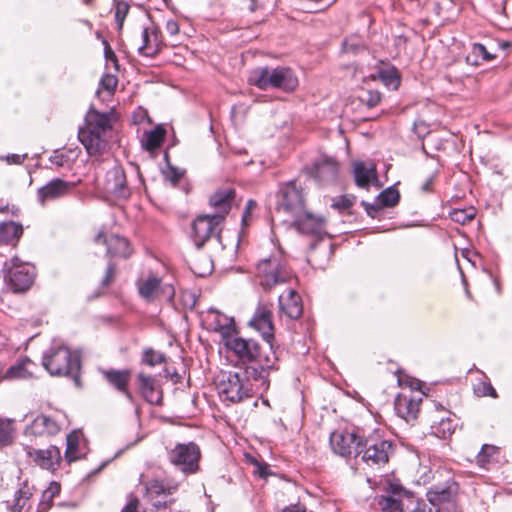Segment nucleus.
Wrapping results in <instances>:
<instances>
[{
	"mask_svg": "<svg viewBox=\"0 0 512 512\" xmlns=\"http://www.w3.org/2000/svg\"><path fill=\"white\" fill-rule=\"evenodd\" d=\"M205 321L208 325V329L211 331L220 333L225 343L226 340L231 338L235 332V322L232 317H229L217 309H208Z\"/></svg>",
	"mask_w": 512,
	"mask_h": 512,
	"instance_id": "dca6fc26",
	"label": "nucleus"
},
{
	"mask_svg": "<svg viewBox=\"0 0 512 512\" xmlns=\"http://www.w3.org/2000/svg\"><path fill=\"white\" fill-rule=\"evenodd\" d=\"M224 345L238 361L246 364L244 370L252 376L259 390L266 391L270 385V372L279 369V359L273 345H267L268 351H265L256 340L235 335L226 340Z\"/></svg>",
	"mask_w": 512,
	"mask_h": 512,
	"instance_id": "f257e3e1",
	"label": "nucleus"
},
{
	"mask_svg": "<svg viewBox=\"0 0 512 512\" xmlns=\"http://www.w3.org/2000/svg\"><path fill=\"white\" fill-rule=\"evenodd\" d=\"M377 78L380 79L386 87L393 90L398 89L401 83L400 74L397 68L392 65L379 68L377 70Z\"/></svg>",
	"mask_w": 512,
	"mask_h": 512,
	"instance_id": "58836bf2",
	"label": "nucleus"
},
{
	"mask_svg": "<svg viewBox=\"0 0 512 512\" xmlns=\"http://www.w3.org/2000/svg\"><path fill=\"white\" fill-rule=\"evenodd\" d=\"M248 82L261 90L274 88L286 93L295 91L299 85L293 70L285 66L257 67L250 72Z\"/></svg>",
	"mask_w": 512,
	"mask_h": 512,
	"instance_id": "f03ea898",
	"label": "nucleus"
},
{
	"mask_svg": "<svg viewBox=\"0 0 512 512\" xmlns=\"http://www.w3.org/2000/svg\"><path fill=\"white\" fill-rule=\"evenodd\" d=\"M78 137L90 156H94L104 147L102 134L90 129H80Z\"/></svg>",
	"mask_w": 512,
	"mask_h": 512,
	"instance_id": "7c9ffc66",
	"label": "nucleus"
},
{
	"mask_svg": "<svg viewBox=\"0 0 512 512\" xmlns=\"http://www.w3.org/2000/svg\"><path fill=\"white\" fill-rule=\"evenodd\" d=\"M249 325L262 335L268 345H272L274 325L272 322V311L269 307L261 304L258 305L253 317L249 321Z\"/></svg>",
	"mask_w": 512,
	"mask_h": 512,
	"instance_id": "f3484780",
	"label": "nucleus"
},
{
	"mask_svg": "<svg viewBox=\"0 0 512 512\" xmlns=\"http://www.w3.org/2000/svg\"><path fill=\"white\" fill-rule=\"evenodd\" d=\"M252 376L243 372L222 373L218 383V393L223 401L229 403H240L252 398L254 394Z\"/></svg>",
	"mask_w": 512,
	"mask_h": 512,
	"instance_id": "20e7f679",
	"label": "nucleus"
},
{
	"mask_svg": "<svg viewBox=\"0 0 512 512\" xmlns=\"http://www.w3.org/2000/svg\"><path fill=\"white\" fill-rule=\"evenodd\" d=\"M438 175V170L432 171L420 186L423 193H431L433 191V183Z\"/></svg>",
	"mask_w": 512,
	"mask_h": 512,
	"instance_id": "4d7b16f0",
	"label": "nucleus"
},
{
	"mask_svg": "<svg viewBox=\"0 0 512 512\" xmlns=\"http://www.w3.org/2000/svg\"><path fill=\"white\" fill-rule=\"evenodd\" d=\"M497 452V447L484 444L476 457L478 465L480 467H485V465L490 461V458Z\"/></svg>",
	"mask_w": 512,
	"mask_h": 512,
	"instance_id": "3c124183",
	"label": "nucleus"
},
{
	"mask_svg": "<svg viewBox=\"0 0 512 512\" xmlns=\"http://www.w3.org/2000/svg\"><path fill=\"white\" fill-rule=\"evenodd\" d=\"M166 137V129L162 125H157L150 131H145L141 139V145L149 152L150 157H157L158 152L163 155V160H169V149L171 146H167L165 149L162 148Z\"/></svg>",
	"mask_w": 512,
	"mask_h": 512,
	"instance_id": "2eb2a0df",
	"label": "nucleus"
},
{
	"mask_svg": "<svg viewBox=\"0 0 512 512\" xmlns=\"http://www.w3.org/2000/svg\"><path fill=\"white\" fill-rule=\"evenodd\" d=\"M160 169L164 179L170 181L173 185L179 183L185 173L184 170L172 165L171 162H164Z\"/></svg>",
	"mask_w": 512,
	"mask_h": 512,
	"instance_id": "c03bdc74",
	"label": "nucleus"
},
{
	"mask_svg": "<svg viewBox=\"0 0 512 512\" xmlns=\"http://www.w3.org/2000/svg\"><path fill=\"white\" fill-rule=\"evenodd\" d=\"M256 467H257V473L261 478H267L269 475H271V471L269 468V465L266 463H261L257 460L254 461Z\"/></svg>",
	"mask_w": 512,
	"mask_h": 512,
	"instance_id": "e2e57ef3",
	"label": "nucleus"
},
{
	"mask_svg": "<svg viewBox=\"0 0 512 512\" xmlns=\"http://www.w3.org/2000/svg\"><path fill=\"white\" fill-rule=\"evenodd\" d=\"M223 215H201L192 223L193 240L201 248L210 237L219 232Z\"/></svg>",
	"mask_w": 512,
	"mask_h": 512,
	"instance_id": "ddd939ff",
	"label": "nucleus"
},
{
	"mask_svg": "<svg viewBox=\"0 0 512 512\" xmlns=\"http://www.w3.org/2000/svg\"><path fill=\"white\" fill-rule=\"evenodd\" d=\"M337 174V162H314L311 168L312 177L321 183L335 180Z\"/></svg>",
	"mask_w": 512,
	"mask_h": 512,
	"instance_id": "473e14b6",
	"label": "nucleus"
},
{
	"mask_svg": "<svg viewBox=\"0 0 512 512\" xmlns=\"http://www.w3.org/2000/svg\"><path fill=\"white\" fill-rule=\"evenodd\" d=\"M283 222H291L295 228L302 234L316 235L321 231V221L306 209L298 216L290 219H283Z\"/></svg>",
	"mask_w": 512,
	"mask_h": 512,
	"instance_id": "bb28decb",
	"label": "nucleus"
},
{
	"mask_svg": "<svg viewBox=\"0 0 512 512\" xmlns=\"http://www.w3.org/2000/svg\"><path fill=\"white\" fill-rule=\"evenodd\" d=\"M32 364L33 363L30 359H23L7 370L6 377L10 379L28 378L31 376V372L28 370V366Z\"/></svg>",
	"mask_w": 512,
	"mask_h": 512,
	"instance_id": "a19ab883",
	"label": "nucleus"
},
{
	"mask_svg": "<svg viewBox=\"0 0 512 512\" xmlns=\"http://www.w3.org/2000/svg\"><path fill=\"white\" fill-rule=\"evenodd\" d=\"M413 128H414V131L415 133L418 135V137L420 138H424L426 137L427 135L430 134L431 132V124H429L428 122H426L424 119H422L421 117H418L414 123H413Z\"/></svg>",
	"mask_w": 512,
	"mask_h": 512,
	"instance_id": "864d4df0",
	"label": "nucleus"
},
{
	"mask_svg": "<svg viewBox=\"0 0 512 512\" xmlns=\"http://www.w3.org/2000/svg\"><path fill=\"white\" fill-rule=\"evenodd\" d=\"M61 425L58 420L48 415H38L26 428L28 436H53L59 433Z\"/></svg>",
	"mask_w": 512,
	"mask_h": 512,
	"instance_id": "412c9836",
	"label": "nucleus"
},
{
	"mask_svg": "<svg viewBox=\"0 0 512 512\" xmlns=\"http://www.w3.org/2000/svg\"><path fill=\"white\" fill-rule=\"evenodd\" d=\"M101 373L110 386L122 393L128 400L132 401L133 396L128 390V384L131 379L130 369H106L102 370Z\"/></svg>",
	"mask_w": 512,
	"mask_h": 512,
	"instance_id": "5701e85b",
	"label": "nucleus"
},
{
	"mask_svg": "<svg viewBox=\"0 0 512 512\" xmlns=\"http://www.w3.org/2000/svg\"><path fill=\"white\" fill-rule=\"evenodd\" d=\"M378 199L381 206L393 207L399 202L400 194L394 188H387L379 194Z\"/></svg>",
	"mask_w": 512,
	"mask_h": 512,
	"instance_id": "09e8293b",
	"label": "nucleus"
},
{
	"mask_svg": "<svg viewBox=\"0 0 512 512\" xmlns=\"http://www.w3.org/2000/svg\"><path fill=\"white\" fill-rule=\"evenodd\" d=\"M422 397H416L412 392L399 394L394 403L397 415L410 422L417 418Z\"/></svg>",
	"mask_w": 512,
	"mask_h": 512,
	"instance_id": "a211bd4d",
	"label": "nucleus"
},
{
	"mask_svg": "<svg viewBox=\"0 0 512 512\" xmlns=\"http://www.w3.org/2000/svg\"><path fill=\"white\" fill-rule=\"evenodd\" d=\"M32 496V489L27 483L22 486L15 493L14 503L11 506L12 512H21L27 500Z\"/></svg>",
	"mask_w": 512,
	"mask_h": 512,
	"instance_id": "ea45409f",
	"label": "nucleus"
},
{
	"mask_svg": "<svg viewBox=\"0 0 512 512\" xmlns=\"http://www.w3.org/2000/svg\"><path fill=\"white\" fill-rule=\"evenodd\" d=\"M402 491L394 490L391 495L378 498L377 504L382 512H402Z\"/></svg>",
	"mask_w": 512,
	"mask_h": 512,
	"instance_id": "e433bc0d",
	"label": "nucleus"
},
{
	"mask_svg": "<svg viewBox=\"0 0 512 512\" xmlns=\"http://www.w3.org/2000/svg\"><path fill=\"white\" fill-rule=\"evenodd\" d=\"M355 200V196L342 195L333 201L332 207L339 211H347L354 205Z\"/></svg>",
	"mask_w": 512,
	"mask_h": 512,
	"instance_id": "603ef678",
	"label": "nucleus"
},
{
	"mask_svg": "<svg viewBox=\"0 0 512 512\" xmlns=\"http://www.w3.org/2000/svg\"><path fill=\"white\" fill-rule=\"evenodd\" d=\"M179 487V483L170 480L151 479L145 483V498L157 509L165 508L167 501L165 498L174 494Z\"/></svg>",
	"mask_w": 512,
	"mask_h": 512,
	"instance_id": "9b49d317",
	"label": "nucleus"
},
{
	"mask_svg": "<svg viewBox=\"0 0 512 512\" xmlns=\"http://www.w3.org/2000/svg\"><path fill=\"white\" fill-rule=\"evenodd\" d=\"M276 197V215L290 219L303 213L305 197L302 187L297 185L296 181L281 184Z\"/></svg>",
	"mask_w": 512,
	"mask_h": 512,
	"instance_id": "423d86ee",
	"label": "nucleus"
},
{
	"mask_svg": "<svg viewBox=\"0 0 512 512\" xmlns=\"http://www.w3.org/2000/svg\"><path fill=\"white\" fill-rule=\"evenodd\" d=\"M115 275H116V267L113 263H109L106 268L105 276L102 279V285L108 286L109 284H111L115 278Z\"/></svg>",
	"mask_w": 512,
	"mask_h": 512,
	"instance_id": "bf43d9fd",
	"label": "nucleus"
},
{
	"mask_svg": "<svg viewBox=\"0 0 512 512\" xmlns=\"http://www.w3.org/2000/svg\"><path fill=\"white\" fill-rule=\"evenodd\" d=\"M497 58V54L488 49L482 43H474L471 53L466 56V62L470 65L478 66L483 62H490Z\"/></svg>",
	"mask_w": 512,
	"mask_h": 512,
	"instance_id": "c9c22d12",
	"label": "nucleus"
},
{
	"mask_svg": "<svg viewBox=\"0 0 512 512\" xmlns=\"http://www.w3.org/2000/svg\"><path fill=\"white\" fill-rule=\"evenodd\" d=\"M166 31L169 33V35L171 36H175L179 33V24L176 20H168L166 22Z\"/></svg>",
	"mask_w": 512,
	"mask_h": 512,
	"instance_id": "69168bd1",
	"label": "nucleus"
},
{
	"mask_svg": "<svg viewBox=\"0 0 512 512\" xmlns=\"http://www.w3.org/2000/svg\"><path fill=\"white\" fill-rule=\"evenodd\" d=\"M33 268L23 265L17 258L11 260V266L7 269L4 280L9 289L15 293L24 292L33 283Z\"/></svg>",
	"mask_w": 512,
	"mask_h": 512,
	"instance_id": "f8f14e48",
	"label": "nucleus"
},
{
	"mask_svg": "<svg viewBox=\"0 0 512 512\" xmlns=\"http://www.w3.org/2000/svg\"><path fill=\"white\" fill-rule=\"evenodd\" d=\"M342 47L343 50L347 53L357 54L362 46L358 42L345 39L342 43Z\"/></svg>",
	"mask_w": 512,
	"mask_h": 512,
	"instance_id": "052dcab7",
	"label": "nucleus"
},
{
	"mask_svg": "<svg viewBox=\"0 0 512 512\" xmlns=\"http://www.w3.org/2000/svg\"><path fill=\"white\" fill-rule=\"evenodd\" d=\"M69 190L67 182L57 178L51 180L38 190V199L42 205L48 201L64 196Z\"/></svg>",
	"mask_w": 512,
	"mask_h": 512,
	"instance_id": "c756f323",
	"label": "nucleus"
},
{
	"mask_svg": "<svg viewBox=\"0 0 512 512\" xmlns=\"http://www.w3.org/2000/svg\"><path fill=\"white\" fill-rule=\"evenodd\" d=\"M28 454L37 465L47 470H56L61 462V452L56 446H50L45 450L34 449L29 451Z\"/></svg>",
	"mask_w": 512,
	"mask_h": 512,
	"instance_id": "393cba45",
	"label": "nucleus"
},
{
	"mask_svg": "<svg viewBox=\"0 0 512 512\" xmlns=\"http://www.w3.org/2000/svg\"><path fill=\"white\" fill-rule=\"evenodd\" d=\"M161 32L158 28L145 27L142 31V45L139 46L138 52L140 55L153 57L160 50Z\"/></svg>",
	"mask_w": 512,
	"mask_h": 512,
	"instance_id": "cd10ccee",
	"label": "nucleus"
},
{
	"mask_svg": "<svg viewBox=\"0 0 512 512\" xmlns=\"http://www.w3.org/2000/svg\"><path fill=\"white\" fill-rule=\"evenodd\" d=\"M424 500L406 490L402 491V512H431Z\"/></svg>",
	"mask_w": 512,
	"mask_h": 512,
	"instance_id": "4c0bfd02",
	"label": "nucleus"
},
{
	"mask_svg": "<svg viewBox=\"0 0 512 512\" xmlns=\"http://www.w3.org/2000/svg\"><path fill=\"white\" fill-rule=\"evenodd\" d=\"M257 207V202L253 199H249L246 203V207L242 216V222L244 225H248L251 218L252 211Z\"/></svg>",
	"mask_w": 512,
	"mask_h": 512,
	"instance_id": "13d9d810",
	"label": "nucleus"
},
{
	"mask_svg": "<svg viewBox=\"0 0 512 512\" xmlns=\"http://www.w3.org/2000/svg\"><path fill=\"white\" fill-rule=\"evenodd\" d=\"M353 174L355 184L362 189H369L371 185L381 187L377 169L374 162H354Z\"/></svg>",
	"mask_w": 512,
	"mask_h": 512,
	"instance_id": "aec40b11",
	"label": "nucleus"
},
{
	"mask_svg": "<svg viewBox=\"0 0 512 512\" xmlns=\"http://www.w3.org/2000/svg\"><path fill=\"white\" fill-rule=\"evenodd\" d=\"M42 364L52 376H71L79 381L80 360L65 345L54 344L44 353Z\"/></svg>",
	"mask_w": 512,
	"mask_h": 512,
	"instance_id": "7ed1b4c3",
	"label": "nucleus"
},
{
	"mask_svg": "<svg viewBox=\"0 0 512 512\" xmlns=\"http://www.w3.org/2000/svg\"><path fill=\"white\" fill-rule=\"evenodd\" d=\"M167 459L183 474L192 475L200 469L201 450L193 441L177 443L171 449H167Z\"/></svg>",
	"mask_w": 512,
	"mask_h": 512,
	"instance_id": "0eeeda50",
	"label": "nucleus"
},
{
	"mask_svg": "<svg viewBox=\"0 0 512 512\" xmlns=\"http://www.w3.org/2000/svg\"><path fill=\"white\" fill-rule=\"evenodd\" d=\"M478 392L481 396L497 398V392L490 383H482L481 387L478 388Z\"/></svg>",
	"mask_w": 512,
	"mask_h": 512,
	"instance_id": "680f3d73",
	"label": "nucleus"
},
{
	"mask_svg": "<svg viewBox=\"0 0 512 512\" xmlns=\"http://www.w3.org/2000/svg\"><path fill=\"white\" fill-rule=\"evenodd\" d=\"M357 447V457L370 467L385 465L394 451L393 443L378 434L362 436Z\"/></svg>",
	"mask_w": 512,
	"mask_h": 512,
	"instance_id": "39448f33",
	"label": "nucleus"
},
{
	"mask_svg": "<svg viewBox=\"0 0 512 512\" xmlns=\"http://www.w3.org/2000/svg\"><path fill=\"white\" fill-rule=\"evenodd\" d=\"M65 459L71 463L80 459L85 454V447L82 444V433L79 431L71 432L66 439Z\"/></svg>",
	"mask_w": 512,
	"mask_h": 512,
	"instance_id": "2f4dec72",
	"label": "nucleus"
},
{
	"mask_svg": "<svg viewBox=\"0 0 512 512\" xmlns=\"http://www.w3.org/2000/svg\"><path fill=\"white\" fill-rule=\"evenodd\" d=\"M13 421L10 419L0 418V447L7 446L12 443L14 438Z\"/></svg>",
	"mask_w": 512,
	"mask_h": 512,
	"instance_id": "37998d69",
	"label": "nucleus"
},
{
	"mask_svg": "<svg viewBox=\"0 0 512 512\" xmlns=\"http://www.w3.org/2000/svg\"><path fill=\"white\" fill-rule=\"evenodd\" d=\"M23 234L21 224L14 221L0 223V245H13Z\"/></svg>",
	"mask_w": 512,
	"mask_h": 512,
	"instance_id": "f704fd0d",
	"label": "nucleus"
},
{
	"mask_svg": "<svg viewBox=\"0 0 512 512\" xmlns=\"http://www.w3.org/2000/svg\"><path fill=\"white\" fill-rule=\"evenodd\" d=\"M279 309L280 314L285 315L288 319H298L303 312L301 297L295 290L289 289L279 296Z\"/></svg>",
	"mask_w": 512,
	"mask_h": 512,
	"instance_id": "b1692460",
	"label": "nucleus"
},
{
	"mask_svg": "<svg viewBox=\"0 0 512 512\" xmlns=\"http://www.w3.org/2000/svg\"><path fill=\"white\" fill-rule=\"evenodd\" d=\"M166 361V357L163 353L155 351L152 348H147L143 351L141 362L150 367H154Z\"/></svg>",
	"mask_w": 512,
	"mask_h": 512,
	"instance_id": "de8ad7c7",
	"label": "nucleus"
},
{
	"mask_svg": "<svg viewBox=\"0 0 512 512\" xmlns=\"http://www.w3.org/2000/svg\"><path fill=\"white\" fill-rule=\"evenodd\" d=\"M362 436L348 431H335L330 435V446L335 454L342 457L351 456L353 453L357 457L358 442Z\"/></svg>",
	"mask_w": 512,
	"mask_h": 512,
	"instance_id": "4468645a",
	"label": "nucleus"
},
{
	"mask_svg": "<svg viewBox=\"0 0 512 512\" xmlns=\"http://www.w3.org/2000/svg\"><path fill=\"white\" fill-rule=\"evenodd\" d=\"M458 484L448 481L445 485H436L428 490L427 499L436 512H457Z\"/></svg>",
	"mask_w": 512,
	"mask_h": 512,
	"instance_id": "9d476101",
	"label": "nucleus"
},
{
	"mask_svg": "<svg viewBox=\"0 0 512 512\" xmlns=\"http://www.w3.org/2000/svg\"><path fill=\"white\" fill-rule=\"evenodd\" d=\"M114 17L117 24V29L121 32L124 21L129 13L130 5L125 0H113Z\"/></svg>",
	"mask_w": 512,
	"mask_h": 512,
	"instance_id": "79ce46f5",
	"label": "nucleus"
},
{
	"mask_svg": "<svg viewBox=\"0 0 512 512\" xmlns=\"http://www.w3.org/2000/svg\"><path fill=\"white\" fill-rule=\"evenodd\" d=\"M476 215V211L474 208L468 209H454L450 212V218L452 221L465 225L470 222Z\"/></svg>",
	"mask_w": 512,
	"mask_h": 512,
	"instance_id": "8fccbe9b",
	"label": "nucleus"
},
{
	"mask_svg": "<svg viewBox=\"0 0 512 512\" xmlns=\"http://www.w3.org/2000/svg\"><path fill=\"white\" fill-rule=\"evenodd\" d=\"M80 153L81 150L78 147L74 149L63 150L59 154H56L54 158L50 157V160H76L79 157Z\"/></svg>",
	"mask_w": 512,
	"mask_h": 512,
	"instance_id": "5fc2aeb1",
	"label": "nucleus"
},
{
	"mask_svg": "<svg viewBox=\"0 0 512 512\" xmlns=\"http://www.w3.org/2000/svg\"><path fill=\"white\" fill-rule=\"evenodd\" d=\"M102 44L104 45V56L107 60H111V61H117V57L114 53V51L112 50L109 42L103 38L102 39Z\"/></svg>",
	"mask_w": 512,
	"mask_h": 512,
	"instance_id": "0e129e2a",
	"label": "nucleus"
},
{
	"mask_svg": "<svg viewBox=\"0 0 512 512\" xmlns=\"http://www.w3.org/2000/svg\"><path fill=\"white\" fill-rule=\"evenodd\" d=\"M234 197L235 191L232 188L220 189L214 192L209 198L210 206L216 210L213 215H223L224 220L231 209Z\"/></svg>",
	"mask_w": 512,
	"mask_h": 512,
	"instance_id": "c85d7f7f",
	"label": "nucleus"
},
{
	"mask_svg": "<svg viewBox=\"0 0 512 512\" xmlns=\"http://www.w3.org/2000/svg\"><path fill=\"white\" fill-rule=\"evenodd\" d=\"M105 189L117 198H127L130 195L126 185V174L122 166L115 165L106 173Z\"/></svg>",
	"mask_w": 512,
	"mask_h": 512,
	"instance_id": "6ab92c4d",
	"label": "nucleus"
},
{
	"mask_svg": "<svg viewBox=\"0 0 512 512\" xmlns=\"http://www.w3.org/2000/svg\"><path fill=\"white\" fill-rule=\"evenodd\" d=\"M117 83H118L117 78L111 74H104L100 81L101 87L108 92H114L116 89Z\"/></svg>",
	"mask_w": 512,
	"mask_h": 512,
	"instance_id": "6e6d98bb",
	"label": "nucleus"
},
{
	"mask_svg": "<svg viewBox=\"0 0 512 512\" xmlns=\"http://www.w3.org/2000/svg\"><path fill=\"white\" fill-rule=\"evenodd\" d=\"M454 424L450 418H442L436 425L432 426L433 433L438 437L445 439L454 432Z\"/></svg>",
	"mask_w": 512,
	"mask_h": 512,
	"instance_id": "49530a36",
	"label": "nucleus"
},
{
	"mask_svg": "<svg viewBox=\"0 0 512 512\" xmlns=\"http://www.w3.org/2000/svg\"><path fill=\"white\" fill-rule=\"evenodd\" d=\"M138 293L147 302L164 300L172 303L175 296V288L171 283H164L162 278L153 272L141 276L136 281Z\"/></svg>",
	"mask_w": 512,
	"mask_h": 512,
	"instance_id": "6e6552de",
	"label": "nucleus"
},
{
	"mask_svg": "<svg viewBox=\"0 0 512 512\" xmlns=\"http://www.w3.org/2000/svg\"><path fill=\"white\" fill-rule=\"evenodd\" d=\"M87 128L100 134L111 128L110 116L108 113H100L95 108L90 107L85 116Z\"/></svg>",
	"mask_w": 512,
	"mask_h": 512,
	"instance_id": "72a5a7b5",
	"label": "nucleus"
},
{
	"mask_svg": "<svg viewBox=\"0 0 512 512\" xmlns=\"http://www.w3.org/2000/svg\"><path fill=\"white\" fill-rule=\"evenodd\" d=\"M139 500L137 498H131L127 505L122 509L121 512H139L138 511Z\"/></svg>",
	"mask_w": 512,
	"mask_h": 512,
	"instance_id": "338daca9",
	"label": "nucleus"
},
{
	"mask_svg": "<svg viewBox=\"0 0 512 512\" xmlns=\"http://www.w3.org/2000/svg\"><path fill=\"white\" fill-rule=\"evenodd\" d=\"M96 242H103L107 245V254L111 257L129 258L133 253V248L128 239L119 235H110L108 238H104L102 234H99L95 238Z\"/></svg>",
	"mask_w": 512,
	"mask_h": 512,
	"instance_id": "4be33fe9",
	"label": "nucleus"
},
{
	"mask_svg": "<svg viewBox=\"0 0 512 512\" xmlns=\"http://www.w3.org/2000/svg\"><path fill=\"white\" fill-rule=\"evenodd\" d=\"M257 276L260 285L270 290L278 284L292 278V271L278 257L263 259L257 264Z\"/></svg>",
	"mask_w": 512,
	"mask_h": 512,
	"instance_id": "1a4fd4ad",
	"label": "nucleus"
},
{
	"mask_svg": "<svg viewBox=\"0 0 512 512\" xmlns=\"http://www.w3.org/2000/svg\"><path fill=\"white\" fill-rule=\"evenodd\" d=\"M139 392L143 398L152 405H159L162 401V392L157 388L156 378L146 375L143 372L138 373Z\"/></svg>",
	"mask_w": 512,
	"mask_h": 512,
	"instance_id": "a878e982",
	"label": "nucleus"
},
{
	"mask_svg": "<svg viewBox=\"0 0 512 512\" xmlns=\"http://www.w3.org/2000/svg\"><path fill=\"white\" fill-rule=\"evenodd\" d=\"M282 512H306V507L300 503L292 504L284 508Z\"/></svg>",
	"mask_w": 512,
	"mask_h": 512,
	"instance_id": "774afa93",
	"label": "nucleus"
},
{
	"mask_svg": "<svg viewBox=\"0 0 512 512\" xmlns=\"http://www.w3.org/2000/svg\"><path fill=\"white\" fill-rule=\"evenodd\" d=\"M381 93L378 90L363 89L358 96L359 101L368 108H374L381 102Z\"/></svg>",
	"mask_w": 512,
	"mask_h": 512,
	"instance_id": "a18cd8bd",
	"label": "nucleus"
}]
</instances>
